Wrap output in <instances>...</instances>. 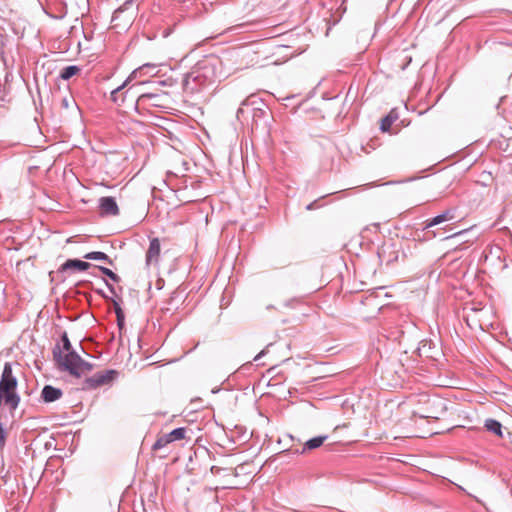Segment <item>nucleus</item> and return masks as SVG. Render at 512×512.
<instances>
[{"mask_svg": "<svg viewBox=\"0 0 512 512\" xmlns=\"http://www.w3.org/2000/svg\"><path fill=\"white\" fill-rule=\"evenodd\" d=\"M398 115L394 110L390 111L386 116L381 119L380 130L382 132H388L392 124L397 120Z\"/></svg>", "mask_w": 512, "mask_h": 512, "instance_id": "18", "label": "nucleus"}, {"mask_svg": "<svg viewBox=\"0 0 512 512\" xmlns=\"http://www.w3.org/2000/svg\"><path fill=\"white\" fill-rule=\"evenodd\" d=\"M63 396V391L60 388L52 385H45L41 391V400L44 403H52L59 400Z\"/></svg>", "mask_w": 512, "mask_h": 512, "instance_id": "11", "label": "nucleus"}, {"mask_svg": "<svg viewBox=\"0 0 512 512\" xmlns=\"http://www.w3.org/2000/svg\"><path fill=\"white\" fill-rule=\"evenodd\" d=\"M156 68L157 66L153 63H145L142 66L138 67L127 78L128 81H131L133 79L141 78L145 75H155L156 74Z\"/></svg>", "mask_w": 512, "mask_h": 512, "instance_id": "14", "label": "nucleus"}, {"mask_svg": "<svg viewBox=\"0 0 512 512\" xmlns=\"http://www.w3.org/2000/svg\"><path fill=\"white\" fill-rule=\"evenodd\" d=\"M187 429L185 427H178L160 436L152 446V450H160L166 447L169 443L174 441L182 440L185 438Z\"/></svg>", "mask_w": 512, "mask_h": 512, "instance_id": "7", "label": "nucleus"}, {"mask_svg": "<svg viewBox=\"0 0 512 512\" xmlns=\"http://www.w3.org/2000/svg\"><path fill=\"white\" fill-rule=\"evenodd\" d=\"M94 291L96 292V294H98L99 296H101L103 299H105L106 301H109V299L111 297H109L103 289L99 288V289H94Z\"/></svg>", "mask_w": 512, "mask_h": 512, "instance_id": "27", "label": "nucleus"}, {"mask_svg": "<svg viewBox=\"0 0 512 512\" xmlns=\"http://www.w3.org/2000/svg\"><path fill=\"white\" fill-rule=\"evenodd\" d=\"M62 106L64 108H68L69 107V100L67 98H63L62 99Z\"/></svg>", "mask_w": 512, "mask_h": 512, "instance_id": "36", "label": "nucleus"}, {"mask_svg": "<svg viewBox=\"0 0 512 512\" xmlns=\"http://www.w3.org/2000/svg\"><path fill=\"white\" fill-rule=\"evenodd\" d=\"M86 260L104 261L109 265H113V260L102 251H91L83 256Z\"/></svg>", "mask_w": 512, "mask_h": 512, "instance_id": "17", "label": "nucleus"}, {"mask_svg": "<svg viewBox=\"0 0 512 512\" xmlns=\"http://www.w3.org/2000/svg\"><path fill=\"white\" fill-rule=\"evenodd\" d=\"M484 427L491 433L495 434L496 436L503 438V425L500 421L488 418L484 422Z\"/></svg>", "mask_w": 512, "mask_h": 512, "instance_id": "15", "label": "nucleus"}, {"mask_svg": "<svg viewBox=\"0 0 512 512\" xmlns=\"http://www.w3.org/2000/svg\"><path fill=\"white\" fill-rule=\"evenodd\" d=\"M6 428L4 426V423L0 421V451H2L6 444Z\"/></svg>", "mask_w": 512, "mask_h": 512, "instance_id": "25", "label": "nucleus"}, {"mask_svg": "<svg viewBox=\"0 0 512 512\" xmlns=\"http://www.w3.org/2000/svg\"><path fill=\"white\" fill-rule=\"evenodd\" d=\"M102 281L105 283V285L108 288V290L110 291V293L115 296V298L111 297L108 301L113 304L115 314L118 315V313H120V314L124 313L123 309L121 308L120 301L117 299L118 294H117L116 288L107 279L102 278Z\"/></svg>", "mask_w": 512, "mask_h": 512, "instance_id": "16", "label": "nucleus"}, {"mask_svg": "<svg viewBox=\"0 0 512 512\" xmlns=\"http://www.w3.org/2000/svg\"><path fill=\"white\" fill-rule=\"evenodd\" d=\"M221 60L214 56L199 60L184 74L182 87L186 93L194 94L219 81L222 77Z\"/></svg>", "mask_w": 512, "mask_h": 512, "instance_id": "1", "label": "nucleus"}, {"mask_svg": "<svg viewBox=\"0 0 512 512\" xmlns=\"http://www.w3.org/2000/svg\"><path fill=\"white\" fill-rule=\"evenodd\" d=\"M100 216H117L119 215V207L114 197L104 196L99 199Z\"/></svg>", "mask_w": 512, "mask_h": 512, "instance_id": "9", "label": "nucleus"}, {"mask_svg": "<svg viewBox=\"0 0 512 512\" xmlns=\"http://www.w3.org/2000/svg\"><path fill=\"white\" fill-rule=\"evenodd\" d=\"M422 418H430V415H421Z\"/></svg>", "mask_w": 512, "mask_h": 512, "instance_id": "39", "label": "nucleus"}, {"mask_svg": "<svg viewBox=\"0 0 512 512\" xmlns=\"http://www.w3.org/2000/svg\"><path fill=\"white\" fill-rule=\"evenodd\" d=\"M94 268H97L103 275L115 283H119L121 281V277L107 267L94 265Z\"/></svg>", "mask_w": 512, "mask_h": 512, "instance_id": "21", "label": "nucleus"}, {"mask_svg": "<svg viewBox=\"0 0 512 512\" xmlns=\"http://www.w3.org/2000/svg\"><path fill=\"white\" fill-rule=\"evenodd\" d=\"M116 321H117V326H118L119 330L121 331L125 326V314L118 313V315H116Z\"/></svg>", "mask_w": 512, "mask_h": 512, "instance_id": "26", "label": "nucleus"}, {"mask_svg": "<svg viewBox=\"0 0 512 512\" xmlns=\"http://www.w3.org/2000/svg\"><path fill=\"white\" fill-rule=\"evenodd\" d=\"M210 471H211V473H212V474H215V475H216V474H219V473H220L221 468H220V467H218V466H214V465H213V466H211Z\"/></svg>", "mask_w": 512, "mask_h": 512, "instance_id": "33", "label": "nucleus"}, {"mask_svg": "<svg viewBox=\"0 0 512 512\" xmlns=\"http://www.w3.org/2000/svg\"><path fill=\"white\" fill-rule=\"evenodd\" d=\"M52 354L59 367L72 376L80 377L82 371L93 369V364L84 360L77 352H69L64 356L59 343L53 347Z\"/></svg>", "mask_w": 512, "mask_h": 512, "instance_id": "3", "label": "nucleus"}, {"mask_svg": "<svg viewBox=\"0 0 512 512\" xmlns=\"http://www.w3.org/2000/svg\"><path fill=\"white\" fill-rule=\"evenodd\" d=\"M385 254H386V248H384V247L378 251V257L380 258L381 261L384 260Z\"/></svg>", "mask_w": 512, "mask_h": 512, "instance_id": "32", "label": "nucleus"}, {"mask_svg": "<svg viewBox=\"0 0 512 512\" xmlns=\"http://www.w3.org/2000/svg\"><path fill=\"white\" fill-rule=\"evenodd\" d=\"M266 354V349H263L262 351H260L255 357H254V361L255 362H258L264 355Z\"/></svg>", "mask_w": 512, "mask_h": 512, "instance_id": "31", "label": "nucleus"}, {"mask_svg": "<svg viewBox=\"0 0 512 512\" xmlns=\"http://www.w3.org/2000/svg\"><path fill=\"white\" fill-rule=\"evenodd\" d=\"M465 231H459V232H456L454 233L453 235H451L450 237H456V236H459L461 234H463Z\"/></svg>", "mask_w": 512, "mask_h": 512, "instance_id": "37", "label": "nucleus"}, {"mask_svg": "<svg viewBox=\"0 0 512 512\" xmlns=\"http://www.w3.org/2000/svg\"><path fill=\"white\" fill-rule=\"evenodd\" d=\"M396 259H397V255H396L394 258H389V259H387V261H386V262H387V264H390L391 262H393V261H394V260H396Z\"/></svg>", "mask_w": 512, "mask_h": 512, "instance_id": "38", "label": "nucleus"}, {"mask_svg": "<svg viewBox=\"0 0 512 512\" xmlns=\"http://www.w3.org/2000/svg\"><path fill=\"white\" fill-rule=\"evenodd\" d=\"M243 106H244V105H242V104H241V107H239V108L237 109L236 117H237V119H238V120H241V117H242V116H243V114H244Z\"/></svg>", "mask_w": 512, "mask_h": 512, "instance_id": "29", "label": "nucleus"}, {"mask_svg": "<svg viewBox=\"0 0 512 512\" xmlns=\"http://www.w3.org/2000/svg\"><path fill=\"white\" fill-rule=\"evenodd\" d=\"M161 251L160 240L158 238H152L149 243L148 250L146 252V263H157L159 261Z\"/></svg>", "mask_w": 512, "mask_h": 512, "instance_id": "13", "label": "nucleus"}, {"mask_svg": "<svg viewBox=\"0 0 512 512\" xmlns=\"http://www.w3.org/2000/svg\"><path fill=\"white\" fill-rule=\"evenodd\" d=\"M327 438H328L327 435L315 436L313 438L308 439L304 443V446H303L302 450H299V449H295L294 451H292V450H285L284 452H289V453H293L295 455H300V454H303L307 450H314V449L319 448L320 446L323 445L324 441Z\"/></svg>", "mask_w": 512, "mask_h": 512, "instance_id": "10", "label": "nucleus"}, {"mask_svg": "<svg viewBox=\"0 0 512 512\" xmlns=\"http://www.w3.org/2000/svg\"><path fill=\"white\" fill-rule=\"evenodd\" d=\"M93 265L87 261H83L77 258L67 259L58 269L57 276L61 281H64L67 275L74 272H82L88 270Z\"/></svg>", "mask_w": 512, "mask_h": 512, "instance_id": "6", "label": "nucleus"}, {"mask_svg": "<svg viewBox=\"0 0 512 512\" xmlns=\"http://www.w3.org/2000/svg\"><path fill=\"white\" fill-rule=\"evenodd\" d=\"M316 206V201L311 202L306 206V210H313Z\"/></svg>", "mask_w": 512, "mask_h": 512, "instance_id": "35", "label": "nucleus"}, {"mask_svg": "<svg viewBox=\"0 0 512 512\" xmlns=\"http://www.w3.org/2000/svg\"><path fill=\"white\" fill-rule=\"evenodd\" d=\"M242 105L252 106V118L256 125L263 123L265 126L269 125V118L271 117L268 106L262 100L245 99Z\"/></svg>", "mask_w": 512, "mask_h": 512, "instance_id": "5", "label": "nucleus"}, {"mask_svg": "<svg viewBox=\"0 0 512 512\" xmlns=\"http://www.w3.org/2000/svg\"><path fill=\"white\" fill-rule=\"evenodd\" d=\"M174 83H175V81L172 78H168L166 80L158 82L159 85H163V86H173Z\"/></svg>", "mask_w": 512, "mask_h": 512, "instance_id": "28", "label": "nucleus"}, {"mask_svg": "<svg viewBox=\"0 0 512 512\" xmlns=\"http://www.w3.org/2000/svg\"><path fill=\"white\" fill-rule=\"evenodd\" d=\"M298 301H299V300H298L297 298H292V299H290V300H287V301L284 303V305H285L286 307H293V304H294V303H297Z\"/></svg>", "mask_w": 512, "mask_h": 512, "instance_id": "30", "label": "nucleus"}, {"mask_svg": "<svg viewBox=\"0 0 512 512\" xmlns=\"http://www.w3.org/2000/svg\"><path fill=\"white\" fill-rule=\"evenodd\" d=\"M119 376V371L107 369L99 371L94 375L87 377L83 381V390H94L104 385H111Z\"/></svg>", "mask_w": 512, "mask_h": 512, "instance_id": "4", "label": "nucleus"}, {"mask_svg": "<svg viewBox=\"0 0 512 512\" xmlns=\"http://www.w3.org/2000/svg\"><path fill=\"white\" fill-rule=\"evenodd\" d=\"M146 83H148V82H147V81H141L139 84H140V85H144V84H146Z\"/></svg>", "mask_w": 512, "mask_h": 512, "instance_id": "41", "label": "nucleus"}, {"mask_svg": "<svg viewBox=\"0 0 512 512\" xmlns=\"http://www.w3.org/2000/svg\"><path fill=\"white\" fill-rule=\"evenodd\" d=\"M18 379L13 373V366L5 362L0 378V403L7 406L11 413L18 408L21 397L17 392Z\"/></svg>", "mask_w": 512, "mask_h": 512, "instance_id": "2", "label": "nucleus"}, {"mask_svg": "<svg viewBox=\"0 0 512 512\" xmlns=\"http://www.w3.org/2000/svg\"><path fill=\"white\" fill-rule=\"evenodd\" d=\"M61 341H62V344H63V350H65L67 353L69 352H76L73 348H72V345H71V342L68 338V335H67V332H63L62 335H61Z\"/></svg>", "mask_w": 512, "mask_h": 512, "instance_id": "24", "label": "nucleus"}, {"mask_svg": "<svg viewBox=\"0 0 512 512\" xmlns=\"http://www.w3.org/2000/svg\"><path fill=\"white\" fill-rule=\"evenodd\" d=\"M128 82L129 81L126 79L120 86L111 91L110 98L114 103L119 105L120 103L124 102L123 94L120 95V91L126 86Z\"/></svg>", "mask_w": 512, "mask_h": 512, "instance_id": "20", "label": "nucleus"}, {"mask_svg": "<svg viewBox=\"0 0 512 512\" xmlns=\"http://www.w3.org/2000/svg\"><path fill=\"white\" fill-rule=\"evenodd\" d=\"M8 74L5 76V83L8 82ZM10 94V87L7 86V84H0V107L3 106V103L8 102L10 100L9 98Z\"/></svg>", "mask_w": 512, "mask_h": 512, "instance_id": "22", "label": "nucleus"}, {"mask_svg": "<svg viewBox=\"0 0 512 512\" xmlns=\"http://www.w3.org/2000/svg\"><path fill=\"white\" fill-rule=\"evenodd\" d=\"M81 71V68L78 65H69L64 67L59 74V77L62 80H69L73 76L79 74Z\"/></svg>", "mask_w": 512, "mask_h": 512, "instance_id": "19", "label": "nucleus"}, {"mask_svg": "<svg viewBox=\"0 0 512 512\" xmlns=\"http://www.w3.org/2000/svg\"><path fill=\"white\" fill-rule=\"evenodd\" d=\"M167 96V93H153L145 92L138 96L137 105L162 107V100Z\"/></svg>", "mask_w": 512, "mask_h": 512, "instance_id": "8", "label": "nucleus"}, {"mask_svg": "<svg viewBox=\"0 0 512 512\" xmlns=\"http://www.w3.org/2000/svg\"><path fill=\"white\" fill-rule=\"evenodd\" d=\"M1 58H2V60L5 62V59H4V52H1Z\"/></svg>", "mask_w": 512, "mask_h": 512, "instance_id": "40", "label": "nucleus"}, {"mask_svg": "<svg viewBox=\"0 0 512 512\" xmlns=\"http://www.w3.org/2000/svg\"><path fill=\"white\" fill-rule=\"evenodd\" d=\"M466 322L470 328H475L478 325L475 321H473V323H471L469 320V316L466 317Z\"/></svg>", "mask_w": 512, "mask_h": 512, "instance_id": "34", "label": "nucleus"}, {"mask_svg": "<svg viewBox=\"0 0 512 512\" xmlns=\"http://www.w3.org/2000/svg\"><path fill=\"white\" fill-rule=\"evenodd\" d=\"M455 215H456V209H447L444 212H442L441 214L426 220L424 229H429V228L439 225L443 222L453 220L455 218Z\"/></svg>", "mask_w": 512, "mask_h": 512, "instance_id": "12", "label": "nucleus"}, {"mask_svg": "<svg viewBox=\"0 0 512 512\" xmlns=\"http://www.w3.org/2000/svg\"><path fill=\"white\" fill-rule=\"evenodd\" d=\"M133 1L134 0H126L120 7L117 8L113 12L112 22H115L123 12L127 11L132 6Z\"/></svg>", "mask_w": 512, "mask_h": 512, "instance_id": "23", "label": "nucleus"}]
</instances>
